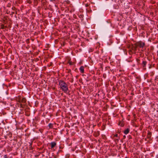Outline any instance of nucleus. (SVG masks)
Returning <instances> with one entry per match:
<instances>
[{"label": "nucleus", "mask_w": 158, "mask_h": 158, "mask_svg": "<svg viewBox=\"0 0 158 158\" xmlns=\"http://www.w3.org/2000/svg\"><path fill=\"white\" fill-rule=\"evenodd\" d=\"M59 85L62 91L65 93H67L68 90L67 84L64 81L60 80L59 81Z\"/></svg>", "instance_id": "f257e3e1"}, {"label": "nucleus", "mask_w": 158, "mask_h": 158, "mask_svg": "<svg viewBox=\"0 0 158 158\" xmlns=\"http://www.w3.org/2000/svg\"><path fill=\"white\" fill-rule=\"evenodd\" d=\"M145 43L140 41L137 43V46L140 48H143L145 45Z\"/></svg>", "instance_id": "f03ea898"}, {"label": "nucleus", "mask_w": 158, "mask_h": 158, "mask_svg": "<svg viewBox=\"0 0 158 158\" xmlns=\"http://www.w3.org/2000/svg\"><path fill=\"white\" fill-rule=\"evenodd\" d=\"M51 144V148H53L56 145V143L54 142H52Z\"/></svg>", "instance_id": "7ed1b4c3"}, {"label": "nucleus", "mask_w": 158, "mask_h": 158, "mask_svg": "<svg viewBox=\"0 0 158 158\" xmlns=\"http://www.w3.org/2000/svg\"><path fill=\"white\" fill-rule=\"evenodd\" d=\"M80 72L82 73H84V67L83 66H81L80 68Z\"/></svg>", "instance_id": "20e7f679"}, {"label": "nucleus", "mask_w": 158, "mask_h": 158, "mask_svg": "<svg viewBox=\"0 0 158 158\" xmlns=\"http://www.w3.org/2000/svg\"><path fill=\"white\" fill-rule=\"evenodd\" d=\"M129 131H130L129 129L127 128L125 130V131H124V133L125 134L127 135L128 133H129Z\"/></svg>", "instance_id": "39448f33"}, {"label": "nucleus", "mask_w": 158, "mask_h": 158, "mask_svg": "<svg viewBox=\"0 0 158 158\" xmlns=\"http://www.w3.org/2000/svg\"><path fill=\"white\" fill-rule=\"evenodd\" d=\"M151 133L150 131H148L147 135V138L148 139L150 138L151 137Z\"/></svg>", "instance_id": "423d86ee"}, {"label": "nucleus", "mask_w": 158, "mask_h": 158, "mask_svg": "<svg viewBox=\"0 0 158 158\" xmlns=\"http://www.w3.org/2000/svg\"><path fill=\"white\" fill-rule=\"evenodd\" d=\"M147 62L146 61H143L142 63V65L143 67H145L146 66V65L147 64Z\"/></svg>", "instance_id": "0eeeda50"}, {"label": "nucleus", "mask_w": 158, "mask_h": 158, "mask_svg": "<svg viewBox=\"0 0 158 158\" xmlns=\"http://www.w3.org/2000/svg\"><path fill=\"white\" fill-rule=\"evenodd\" d=\"M27 100L26 98H23L21 100V102L23 103H25L26 102Z\"/></svg>", "instance_id": "6e6552de"}, {"label": "nucleus", "mask_w": 158, "mask_h": 158, "mask_svg": "<svg viewBox=\"0 0 158 158\" xmlns=\"http://www.w3.org/2000/svg\"><path fill=\"white\" fill-rule=\"evenodd\" d=\"M21 96H18V98L17 99V101L19 103H20L21 102Z\"/></svg>", "instance_id": "1a4fd4ad"}, {"label": "nucleus", "mask_w": 158, "mask_h": 158, "mask_svg": "<svg viewBox=\"0 0 158 158\" xmlns=\"http://www.w3.org/2000/svg\"><path fill=\"white\" fill-rule=\"evenodd\" d=\"M68 63H69L70 65H72L74 64L73 62H72L70 60H69L68 61Z\"/></svg>", "instance_id": "9d476101"}, {"label": "nucleus", "mask_w": 158, "mask_h": 158, "mask_svg": "<svg viewBox=\"0 0 158 158\" xmlns=\"http://www.w3.org/2000/svg\"><path fill=\"white\" fill-rule=\"evenodd\" d=\"M118 125L120 126L121 127H123L124 126V124L122 123H121V122H120L118 124Z\"/></svg>", "instance_id": "9b49d317"}, {"label": "nucleus", "mask_w": 158, "mask_h": 158, "mask_svg": "<svg viewBox=\"0 0 158 158\" xmlns=\"http://www.w3.org/2000/svg\"><path fill=\"white\" fill-rule=\"evenodd\" d=\"M119 141V139H115V141L116 143L118 142Z\"/></svg>", "instance_id": "f8f14e48"}, {"label": "nucleus", "mask_w": 158, "mask_h": 158, "mask_svg": "<svg viewBox=\"0 0 158 158\" xmlns=\"http://www.w3.org/2000/svg\"><path fill=\"white\" fill-rule=\"evenodd\" d=\"M136 60L138 63H139L140 60L139 59L137 58L136 59Z\"/></svg>", "instance_id": "ddd939ff"}, {"label": "nucleus", "mask_w": 158, "mask_h": 158, "mask_svg": "<svg viewBox=\"0 0 158 158\" xmlns=\"http://www.w3.org/2000/svg\"><path fill=\"white\" fill-rule=\"evenodd\" d=\"M114 137H118V135L117 134H116L114 135Z\"/></svg>", "instance_id": "4468645a"}, {"label": "nucleus", "mask_w": 158, "mask_h": 158, "mask_svg": "<svg viewBox=\"0 0 158 158\" xmlns=\"http://www.w3.org/2000/svg\"><path fill=\"white\" fill-rule=\"evenodd\" d=\"M88 6H89V5H88V4H85V6L86 7H88Z\"/></svg>", "instance_id": "2eb2a0df"}, {"label": "nucleus", "mask_w": 158, "mask_h": 158, "mask_svg": "<svg viewBox=\"0 0 158 158\" xmlns=\"http://www.w3.org/2000/svg\"><path fill=\"white\" fill-rule=\"evenodd\" d=\"M19 105L20 106V107H23V105H22V104H20V105Z\"/></svg>", "instance_id": "dca6fc26"}, {"label": "nucleus", "mask_w": 158, "mask_h": 158, "mask_svg": "<svg viewBox=\"0 0 158 158\" xmlns=\"http://www.w3.org/2000/svg\"><path fill=\"white\" fill-rule=\"evenodd\" d=\"M123 137L124 139V138H126V136L125 135H124Z\"/></svg>", "instance_id": "f3484780"}, {"label": "nucleus", "mask_w": 158, "mask_h": 158, "mask_svg": "<svg viewBox=\"0 0 158 158\" xmlns=\"http://www.w3.org/2000/svg\"><path fill=\"white\" fill-rule=\"evenodd\" d=\"M4 144H5L6 143V142L5 141H4Z\"/></svg>", "instance_id": "a211bd4d"}, {"label": "nucleus", "mask_w": 158, "mask_h": 158, "mask_svg": "<svg viewBox=\"0 0 158 158\" xmlns=\"http://www.w3.org/2000/svg\"><path fill=\"white\" fill-rule=\"evenodd\" d=\"M51 123H50L49 124V126H51Z\"/></svg>", "instance_id": "6ab92c4d"}, {"label": "nucleus", "mask_w": 158, "mask_h": 158, "mask_svg": "<svg viewBox=\"0 0 158 158\" xmlns=\"http://www.w3.org/2000/svg\"><path fill=\"white\" fill-rule=\"evenodd\" d=\"M51 123H50L49 124V126H51Z\"/></svg>", "instance_id": "aec40b11"}]
</instances>
